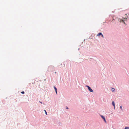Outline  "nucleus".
<instances>
[{
	"label": "nucleus",
	"instance_id": "f257e3e1",
	"mask_svg": "<svg viewBox=\"0 0 129 129\" xmlns=\"http://www.w3.org/2000/svg\"><path fill=\"white\" fill-rule=\"evenodd\" d=\"M85 87H87L88 88V90L90 92H93V91L91 88L89 86L87 85H86Z\"/></svg>",
	"mask_w": 129,
	"mask_h": 129
},
{
	"label": "nucleus",
	"instance_id": "f03ea898",
	"mask_svg": "<svg viewBox=\"0 0 129 129\" xmlns=\"http://www.w3.org/2000/svg\"><path fill=\"white\" fill-rule=\"evenodd\" d=\"M100 116L101 117H102V119H103L104 121L106 122V120L105 117L103 116L102 115H101Z\"/></svg>",
	"mask_w": 129,
	"mask_h": 129
},
{
	"label": "nucleus",
	"instance_id": "7ed1b4c3",
	"mask_svg": "<svg viewBox=\"0 0 129 129\" xmlns=\"http://www.w3.org/2000/svg\"><path fill=\"white\" fill-rule=\"evenodd\" d=\"M112 91L113 92H115V90L114 88H112Z\"/></svg>",
	"mask_w": 129,
	"mask_h": 129
},
{
	"label": "nucleus",
	"instance_id": "20e7f679",
	"mask_svg": "<svg viewBox=\"0 0 129 129\" xmlns=\"http://www.w3.org/2000/svg\"><path fill=\"white\" fill-rule=\"evenodd\" d=\"M112 104L113 106H115V103L114 101H113L112 102Z\"/></svg>",
	"mask_w": 129,
	"mask_h": 129
},
{
	"label": "nucleus",
	"instance_id": "39448f33",
	"mask_svg": "<svg viewBox=\"0 0 129 129\" xmlns=\"http://www.w3.org/2000/svg\"><path fill=\"white\" fill-rule=\"evenodd\" d=\"M102 34L101 33H99V34H98L97 35V36H100V35H102Z\"/></svg>",
	"mask_w": 129,
	"mask_h": 129
},
{
	"label": "nucleus",
	"instance_id": "423d86ee",
	"mask_svg": "<svg viewBox=\"0 0 129 129\" xmlns=\"http://www.w3.org/2000/svg\"><path fill=\"white\" fill-rule=\"evenodd\" d=\"M54 88L55 90V91L57 90V89L55 86H54Z\"/></svg>",
	"mask_w": 129,
	"mask_h": 129
},
{
	"label": "nucleus",
	"instance_id": "0eeeda50",
	"mask_svg": "<svg viewBox=\"0 0 129 129\" xmlns=\"http://www.w3.org/2000/svg\"><path fill=\"white\" fill-rule=\"evenodd\" d=\"M125 129H129V127H126L125 128Z\"/></svg>",
	"mask_w": 129,
	"mask_h": 129
},
{
	"label": "nucleus",
	"instance_id": "6e6552de",
	"mask_svg": "<svg viewBox=\"0 0 129 129\" xmlns=\"http://www.w3.org/2000/svg\"><path fill=\"white\" fill-rule=\"evenodd\" d=\"M21 93L22 94H24L25 93L24 91H22V92H21Z\"/></svg>",
	"mask_w": 129,
	"mask_h": 129
},
{
	"label": "nucleus",
	"instance_id": "1a4fd4ad",
	"mask_svg": "<svg viewBox=\"0 0 129 129\" xmlns=\"http://www.w3.org/2000/svg\"><path fill=\"white\" fill-rule=\"evenodd\" d=\"M120 108L121 110L122 111L123 110V109H122V106H120Z\"/></svg>",
	"mask_w": 129,
	"mask_h": 129
},
{
	"label": "nucleus",
	"instance_id": "9d476101",
	"mask_svg": "<svg viewBox=\"0 0 129 129\" xmlns=\"http://www.w3.org/2000/svg\"><path fill=\"white\" fill-rule=\"evenodd\" d=\"M44 111L45 112L46 114V115H47V112L45 110H44Z\"/></svg>",
	"mask_w": 129,
	"mask_h": 129
},
{
	"label": "nucleus",
	"instance_id": "9b49d317",
	"mask_svg": "<svg viewBox=\"0 0 129 129\" xmlns=\"http://www.w3.org/2000/svg\"><path fill=\"white\" fill-rule=\"evenodd\" d=\"M66 108L67 109H69L68 107H67V106H66Z\"/></svg>",
	"mask_w": 129,
	"mask_h": 129
},
{
	"label": "nucleus",
	"instance_id": "f8f14e48",
	"mask_svg": "<svg viewBox=\"0 0 129 129\" xmlns=\"http://www.w3.org/2000/svg\"><path fill=\"white\" fill-rule=\"evenodd\" d=\"M122 21L123 22H124V24H125V22H124V20H122Z\"/></svg>",
	"mask_w": 129,
	"mask_h": 129
},
{
	"label": "nucleus",
	"instance_id": "ddd939ff",
	"mask_svg": "<svg viewBox=\"0 0 129 129\" xmlns=\"http://www.w3.org/2000/svg\"><path fill=\"white\" fill-rule=\"evenodd\" d=\"M55 92H56V94H57V90H55Z\"/></svg>",
	"mask_w": 129,
	"mask_h": 129
},
{
	"label": "nucleus",
	"instance_id": "4468645a",
	"mask_svg": "<svg viewBox=\"0 0 129 129\" xmlns=\"http://www.w3.org/2000/svg\"><path fill=\"white\" fill-rule=\"evenodd\" d=\"M101 36H102L103 37V38L104 37V36H103V35L102 34Z\"/></svg>",
	"mask_w": 129,
	"mask_h": 129
},
{
	"label": "nucleus",
	"instance_id": "2eb2a0df",
	"mask_svg": "<svg viewBox=\"0 0 129 129\" xmlns=\"http://www.w3.org/2000/svg\"><path fill=\"white\" fill-rule=\"evenodd\" d=\"M114 106V109H115V106Z\"/></svg>",
	"mask_w": 129,
	"mask_h": 129
},
{
	"label": "nucleus",
	"instance_id": "dca6fc26",
	"mask_svg": "<svg viewBox=\"0 0 129 129\" xmlns=\"http://www.w3.org/2000/svg\"><path fill=\"white\" fill-rule=\"evenodd\" d=\"M60 124H61V123L60 122H59V124L60 125Z\"/></svg>",
	"mask_w": 129,
	"mask_h": 129
},
{
	"label": "nucleus",
	"instance_id": "f3484780",
	"mask_svg": "<svg viewBox=\"0 0 129 129\" xmlns=\"http://www.w3.org/2000/svg\"><path fill=\"white\" fill-rule=\"evenodd\" d=\"M40 102V103H41V104H42V102H40H40Z\"/></svg>",
	"mask_w": 129,
	"mask_h": 129
},
{
	"label": "nucleus",
	"instance_id": "a211bd4d",
	"mask_svg": "<svg viewBox=\"0 0 129 129\" xmlns=\"http://www.w3.org/2000/svg\"><path fill=\"white\" fill-rule=\"evenodd\" d=\"M34 83H35V82H32V83L33 84Z\"/></svg>",
	"mask_w": 129,
	"mask_h": 129
}]
</instances>
